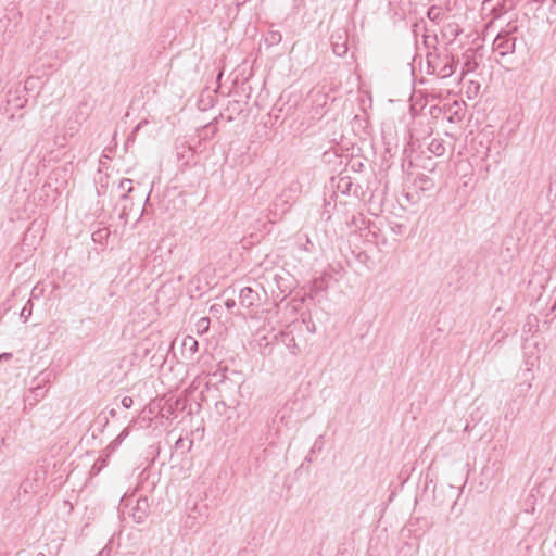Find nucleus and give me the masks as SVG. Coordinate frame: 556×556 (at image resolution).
Instances as JSON below:
<instances>
[{
	"label": "nucleus",
	"mask_w": 556,
	"mask_h": 556,
	"mask_svg": "<svg viewBox=\"0 0 556 556\" xmlns=\"http://www.w3.org/2000/svg\"><path fill=\"white\" fill-rule=\"evenodd\" d=\"M329 206H330V201H326V203H325V210H326L327 212L329 211V210H328V207H329Z\"/></svg>",
	"instance_id": "09e8293b"
},
{
	"label": "nucleus",
	"mask_w": 556,
	"mask_h": 556,
	"mask_svg": "<svg viewBox=\"0 0 556 556\" xmlns=\"http://www.w3.org/2000/svg\"><path fill=\"white\" fill-rule=\"evenodd\" d=\"M181 348L182 354L186 355V353H188L189 358H191L199 350V342L194 337L186 336L182 339Z\"/></svg>",
	"instance_id": "9d476101"
},
{
	"label": "nucleus",
	"mask_w": 556,
	"mask_h": 556,
	"mask_svg": "<svg viewBox=\"0 0 556 556\" xmlns=\"http://www.w3.org/2000/svg\"><path fill=\"white\" fill-rule=\"evenodd\" d=\"M351 167L355 172H361L362 168L364 167V164H363V162L356 160V161L351 162Z\"/></svg>",
	"instance_id": "cd10ccee"
},
{
	"label": "nucleus",
	"mask_w": 556,
	"mask_h": 556,
	"mask_svg": "<svg viewBox=\"0 0 556 556\" xmlns=\"http://www.w3.org/2000/svg\"><path fill=\"white\" fill-rule=\"evenodd\" d=\"M307 330H311L312 332H315V326L313 325V327H307Z\"/></svg>",
	"instance_id": "864d4df0"
},
{
	"label": "nucleus",
	"mask_w": 556,
	"mask_h": 556,
	"mask_svg": "<svg viewBox=\"0 0 556 556\" xmlns=\"http://www.w3.org/2000/svg\"><path fill=\"white\" fill-rule=\"evenodd\" d=\"M348 41V30L344 28L336 29L330 36V43L333 53L338 56H344L349 51Z\"/></svg>",
	"instance_id": "423d86ee"
},
{
	"label": "nucleus",
	"mask_w": 556,
	"mask_h": 556,
	"mask_svg": "<svg viewBox=\"0 0 556 556\" xmlns=\"http://www.w3.org/2000/svg\"><path fill=\"white\" fill-rule=\"evenodd\" d=\"M260 302V294L251 287H244L239 293V304L243 307L250 308L257 306Z\"/></svg>",
	"instance_id": "6e6552de"
},
{
	"label": "nucleus",
	"mask_w": 556,
	"mask_h": 556,
	"mask_svg": "<svg viewBox=\"0 0 556 556\" xmlns=\"http://www.w3.org/2000/svg\"><path fill=\"white\" fill-rule=\"evenodd\" d=\"M108 422H109V418H108L106 416H104V415H99V416L96 418V420H94V422H93V426H96V425H97V426H98L99 431H100V432H102V431H103V428H105V426L108 425Z\"/></svg>",
	"instance_id": "b1692460"
},
{
	"label": "nucleus",
	"mask_w": 556,
	"mask_h": 556,
	"mask_svg": "<svg viewBox=\"0 0 556 556\" xmlns=\"http://www.w3.org/2000/svg\"><path fill=\"white\" fill-rule=\"evenodd\" d=\"M433 497H434V501H438L439 505H443L444 504L443 501H439L438 500V489H437L435 485L433 486Z\"/></svg>",
	"instance_id": "58836bf2"
},
{
	"label": "nucleus",
	"mask_w": 556,
	"mask_h": 556,
	"mask_svg": "<svg viewBox=\"0 0 556 556\" xmlns=\"http://www.w3.org/2000/svg\"><path fill=\"white\" fill-rule=\"evenodd\" d=\"M204 130L206 131V134L208 132V130H211L212 135H214L217 128L215 126H212V124H207L204 126Z\"/></svg>",
	"instance_id": "f704fd0d"
},
{
	"label": "nucleus",
	"mask_w": 556,
	"mask_h": 556,
	"mask_svg": "<svg viewBox=\"0 0 556 556\" xmlns=\"http://www.w3.org/2000/svg\"><path fill=\"white\" fill-rule=\"evenodd\" d=\"M307 330H311L312 332H315V326L313 325V327H307Z\"/></svg>",
	"instance_id": "5fc2aeb1"
},
{
	"label": "nucleus",
	"mask_w": 556,
	"mask_h": 556,
	"mask_svg": "<svg viewBox=\"0 0 556 556\" xmlns=\"http://www.w3.org/2000/svg\"><path fill=\"white\" fill-rule=\"evenodd\" d=\"M429 39H430V36H429V35H424V43H425V46H427V47H429V46H430Z\"/></svg>",
	"instance_id": "c03bdc74"
},
{
	"label": "nucleus",
	"mask_w": 556,
	"mask_h": 556,
	"mask_svg": "<svg viewBox=\"0 0 556 556\" xmlns=\"http://www.w3.org/2000/svg\"><path fill=\"white\" fill-rule=\"evenodd\" d=\"M118 188L124 191V193L121 195L122 200H125L128 198V194L134 190L132 188V180L128 178H123L119 181Z\"/></svg>",
	"instance_id": "2eb2a0df"
},
{
	"label": "nucleus",
	"mask_w": 556,
	"mask_h": 556,
	"mask_svg": "<svg viewBox=\"0 0 556 556\" xmlns=\"http://www.w3.org/2000/svg\"><path fill=\"white\" fill-rule=\"evenodd\" d=\"M148 124V121L147 119H142L141 122H139L135 127L134 129L131 130V132H134L136 136L137 134L139 132V130L141 129V127L143 125Z\"/></svg>",
	"instance_id": "473e14b6"
},
{
	"label": "nucleus",
	"mask_w": 556,
	"mask_h": 556,
	"mask_svg": "<svg viewBox=\"0 0 556 556\" xmlns=\"http://www.w3.org/2000/svg\"><path fill=\"white\" fill-rule=\"evenodd\" d=\"M307 330H311L312 332H315V326L313 325V327H307Z\"/></svg>",
	"instance_id": "6e6d98bb"
},
{
	"label": "nucleus",
	"mask_w": 556,
	"mask_h": 556,
	"mask_svg": "<svg viewBox=\"0 0 556 556\" xmlns=\"http://www.w3.org/2000/svg\"><path fill=\"white\" fill-rule=\"evenodd\" d=\"M458 34H459V29H456L455 30V36H458Z\"/></svg>",
	"instance_id": "e2e57ef3"
},
{
	"label": "nucleus",
	"mask_w": 556,
	"mask_h": 556,
	"mask_svg": "<svg viewBox=\"0 0 556 556\" xmlns=\"http://www.w3.org/2000/svg\"><path fill=\"white\" fill-rule=\"evenodd\" d=\"M518 26L507 24V29H502L493 40V50L501 56L514 53L516 50L517 37L514 34L517 31Z\"/></svg>",
	"instance_id": "f03ea898"
},
{
	"label": "nucleus",
	"mask_w": 556,
	"mask_h": 556,
	"mask_svg": "<svg viewBox=\"0 0 556 556\" xmlns=\"http://www.w3.org/2000/svg\"><path fill=\"white\" fill-rule=\"evenodd\" d=\"M405 225L403 224H399V223H393L391 225V230L395 233V235H403L404 230H405Z\"/></svg>",
	"instance_id": "a878e982"
},
{
	"label": "nucleus",
	"mask_w": 556,
	"mask_h": 556,
	"mask_svg": "<svg viewBox=\"0 0 556 556\" xmlns=\"http://www.w3.org/2000/svg\"><path fill=\"white\" fill-rule=\"evenodd\" d=\"M184 446V439L180 437L176 442H175V447L176 448H180Z\"/></svg>",
	"instance_id": "a19ab883"
},
{
	"label": "nucleus",
	"mask_w": 556,
	"mask_h": 556,
	"mask_svg": "<svg viewBox=\"0 0 556 556\" xmlns=\"http://www.w3.org/2000/svg\"><path fill=\"white\" fill-rule=\"evenodd\" d=\"M134 498L123 501L125 506H130ZM150 511V504L147 496H141L135 500V505L131 507V517L135 522L142 523L148 517Z\"/></svg>",
	"instance_id": "39448f33"
},
{
	"label": "nucleus",
	"mask_w": 556,
	"mask_h": 556,
	"mask_svg": "<svg viewBox=\"0 0 556 556\" xmlns=\"http://www.w3.org/2000/svg\"><path fill=\"white\" fill-rule=\"evenodd\" d=\"M150 193H151V191L148 193V197L146 199V204L149 202Z\"/></svg>",
	"instance_id": "13d9d810"
},
{
	"label": "nucleus",
	"mask_w": 556,
	"mask_h": 556,
	"mask_svg": "<svg viewBox=\"0 0 556 556\" xmlns=\"http://www.w3.org/2000/svg\"><path fill=\"white\" fill-rule=\"evenodd\" d=\"M291 341L293 342V345L291 346L292 354L296 355L300 352V349L298 348L294 338H291Z\"/></svg>",
	"instance_id": "c9c22d12"
},
{
	"label": "nucleus",
	"mask_w": 556,
	"mask_h": 556,
	"mask_svg": "<svg viewBox=\"0 0 556 556\" xmlns=\"http://www.w3.org/2000/svg\"><path fill=\"white\" fill-rule=\"evenodd\" d=\"M33 300L31 298L28 299V301L26 302V304L24 305V307L22 308L21 313H20V318L22 319L23 323H26L29 317L31 316L33 314Z\"/></svg>",
	"instance_id": "f3484780"
},
{
	"label": "nucleus",
	"mask_w": 556,
	"mask_h": 556,
	"mask_svg": "<svg viewBox=\"0 0 556 556\" xmlns=\"http://www.w3.org/2000/svg\"><path fill=\"white\" fill-rule=\"evenodd\" d=\"M109 415H110V417H112V418H113V417H115V416L117 415V409H116V408H114V407L110 408V409H109Z\"/></svg>",
	"instance_id": "37998d69"
},
{
	"label": "nucleus",
	"mask_w": 556,
	"mask_h": 556,
	"mask_svg": "<svg viewBox=\"0 0 556 556\" xmlns=\"http://www.w3.org/2000/svg\"><path fill=\"white\" fill-rule=\"evenodd\" d=\"M227 110H229V111L231 110L235 113H240L241 112V108H240L239 101H235L233 103H231L230 106H228Z\"/></svg>",
	"instance_id": "7c9ffc66"
},
{
	"label": "nucleus",
	"mask_w": 556,
	"mask_h": 556,
	"mask_svg": "<svg viewBox=\"0 0 556 556\" xmlns=\"http://www.w3.org/2000/svg\"><path fill=\"white\" fill-rule=\"evenodd\" d=\"M224 304H225L226 308L230 311L236 306V301L233 299H227L224 302Z\"/></svg>",
	"instance_id": "72a5a7b5"
},
{
	"label": "nucleus",
	"mask_w": 556,
	"mask_h": 556,
	"mask_svg": "<svg viewBox=\"0 0 556 556\" xmlns=\"http://www.w3.org/2000/svg\"><path fill=\"white\" fill-rule=\"evenodd\" d=\"M441 56L437 54L435 52H428L427 53V64L429 68H432V71L435 70V62L440 60Z\"/></svg>",
	"instance_id": "5701e85b"
},
{
	"label": "nucleus",
	"mask_w": 556,
	"mask_h": 556,
	"mask_svg": "<svg viewBox=\"0 0 556 556\" xmlns=\"http://www.w3.org/2000/svg\"><path fill=\"white\" fill-rule=\"evenodd\" d=\"M549 12L556 15V0H552V3L549 5Z\"/></svg>",
	"instance_id": "ea45409f"
},
{
	"label": "nucleus",
	"mask_w": 556,
	"mask_h": 556,
	"mask_svg": "<svg viewBox=\"0 0 556 556\" xmlns=\"http://www.w3.org/2000/svg\"><path fill=\"white\" fill-rule=\"evenodd\" d=\"M36 556H46L43 553H37Z\"/></svg>",
	"instance_id": "052dcab7"
},
{
	"label": "nucleus",
	"mask_w": 556,
	"mask_h": 556,
	"mask_svg": "<svg viewBox=\"0 0 556 556\" xmlns=\"http://www.w3.org/2000/svg\"><path fill=\"white\" fill-rule=\"evenodd\" d=\"M11 26V17L5 15L3 18H0V31L3 33H13L14 29Z\"/></svg>",
	"instance_id": "412c9836"
},
{
	"label": "nucleus",
	"mask_w": 556,
	"mask_h": 556,
	"mask_svg": "<svg viewBox=\"0 0 556 556\" xmlns=\"http://www.w3.org/2000/svg\"><path fill=\"white\" fill-rule=\"evenodd\" d=\"M45 475V471L42 470H35L34 471V477L30 478L33 482H38L40 479H42Z\"/></svg>",
	"instance_id": "c756f323"
},
{
	"label": "nucleus",
	"mask_w": 556,
	"mask_h": 556,
	"mask_svg": "<svg viewBox=\"0 0 556 556\" xmlns=\"http://www.w3.org/2000/svg\"><path fill=\"white\" fill-rule=\"evenodd\" d=\"M33 80H34V78H28V79L26 80V86H27V85H29V84H31V83H33Z\"/></svg>",
	"instance_id": "603ef678"
},
{
	"label": "nucleus",
	"mask_w": 556,
	"mask_h": 556,
	"mask_svg": "<svg viewBox=\"0 0 556 556\" xmlns=\"http://www.w3.org/2000/svg\"><path fill=\"white\" fill-rule=\"evenodd\" d=\"M463 65L460 68V79H463L468 73L475 72L479 63L476 56V50L473 48H468L463 54Z\"/></svg>",
	"instance_id": "0eeeda50"
},
{
	"label": "nucleus",
	"mask_w": 556,
	"mask_h": 556,
	"mask_svg": "<svg viewBox=\"0 0 556 556\" xmlns=\"http://www.w3.org/2000/svg\"><path fill=\"white\" fill-rule=\"evenodd\" d=\"M187 151L192 154L191 147H187Z\"/></svg>",
	"instance_id": "bf43d9fd"
},
{
	"label": "nucleus",
	"mask_w": 556,
	"mask_h": 556,
	"mask_svg": "<svg viewBox=\"0 0 556 556\" xmlns=\"http://www.w3.org/2000/svg\"><path fill=\"white\" fill-rule=\"evenodd\" d=\"M136 140V135L134 132H130L127 137L126 144L134 143Z\"/></svg>",
	"instance_id": "e433bc0d"
},
{
	"label": "nucleus",
	"mask_w": 556,
	"mask_h": 556,
	"mask_svg": "<svg viewBox=\"0 0 556 556\" xmlns=\"http://www.w3.org/2000/svg\"><path fill=\"white\" fill-rule=\"evenodd\" d=\"M50 380V374L41 372L38 377L34 379L35 386H33L27 393L24 395V405L25 408H33L37 405L42 399L46 397L48 392V383Z\"/></svg>",
	"instance_id": "7ed1b4c3"
},
{
	"label": "nucleus",
	"mask_w": 556,
	"mask_h": 556,
	"mask_svg": "<svg viewBox=\"0 0 556 556\" xmlns=\"http://www.w3.org/2000/svg\"><path fill=\"white\" fill-rule=\"evenodd\" d=\"M129 431L128 429L122 430V432L106 446L105 451L108 452L106 457H109L110 454L115 452V450L121 445V443L125 440V438L128 435Z\"/></svg>",
	"instance_id": "9b49d317"
},
{
	"label": "nucleus",
	"mask_w": 556,
	"mask_h": 556,
	"mask_svg": "<svg viewBox=\"0 0 556 556\" xmlns=\"http://www.w3.org/2000/svg\"><path fill=\"white\" fill-rule=\"evenodd\" d=\"M281 40H282V35L280 31H277V30H270L265 38V42L268 46H276V45L280 43Z\"/></svg>",
	"instance_id": "dca6fc26"
},
{
	"label": "nucleus",
	"mask_w": 556,
	"mask_h": 556,
	"mask_svg": "<svg viewBox=\"0 0 556 556\" xmlns=\"http://www.w3.org/2000/svg\"><path fill=\"white\" fill-rule=\"evenodd\" d=\"M363 231L364 233H362V236L366 239V241L377 243L379 228L374 223H370L369 226Z\"/></svg>",
	"instance_id": "f8f14e48"
},
{
	"label": "nucleus",
	"mask_w": 556,
	"mask_h": 556,
	"mask_svg": "<svg viewBox=\"0 0 556 556\" xmlns=\"http://www.w3.org/2000/svg\"><path fill=\"white\" fill-rule=\"evenodd\" d=\"M36 291H37V287H35V288L33 289V291H31V296H37V295H36Z\"/></svg>",
	"instance_id": "3c124183"
},
{
	"label": "nucleus",
	"mask_w": 556,
	"mask_h": 556,
	"mask_svg": "<svg viewBox=\"0 0 556 556\" xmlns=\"http://www.w3.org/2000/svg\"><path fill=\"white\" fill-rule=\"evenodd\" d=\"M98 462H101V467L105 466V459H103L102 457L98 458L97 463Z\"/></svg>",
	"instance_id": "49530a36"
},
{
	"label": "nucleus",
	"mask_w": 556,
	"mask_h": 556,
	"mask_svg": "<svg viewBox=\"0 0 556 556\" xmlns=\"http://www.w3.org/2000/svg\"><path fill=\"white\" fill-rule=\"evenodd\" d=\"M222 77H223V72H220V73L217 75L216 80H217V81H219V80L222 79Z\"/></svg>",
	"instance_id": "8fccbe9b"
},
{
	"label": "nucleus",
	"mask_w": 556,
	"mask_h": 556,
	"mask_svg": "<svg viewBox=\"0 0 556 556\" xmlns=\"http://www.w3.org/2000/svg\"><path fill=\"white\" fill-rule=\"evenodd\" d=\"M10 13H11V14H13L14 16H16V15L18 14V13H17V12H15L14 10H11V11H10Z\"/></svg>",
	"instance_id": "4d7b16f0"
},
{
	"label": "nucleus",
	"mask_w": 556,
	"mask_h": 556,
	"mask_svg": "<svg viewBox=\"0 0 556 556\" xmlns=\"http://www.w3.org/2000/svg\"><path fill=\"white\" fill-rule=\"evenodd\" d=\"M20 488L24 493L36 492L34 489V482L31 481L30 477H27L25 480H23Z\"/></svg>",
	"instance_id": "4be33fe9"
},
{
	"label": "nucleus",
	"mask_w": 556,
	"mask_h": 556,
	"mask_svg": "<svg viewBox=\"0 0 556 556\" xmlns=\"http://www.w3.org/2000/svg\"><path fill=\"white\" fill-rule=\"evenodd\" d=\"M428 150L437 155V156H441L444 154L445 152V147H444V143H443V140H439V139H433L430 143H429V147H428Z\"/></svg>",
	"instance_id": "ddd939ff"
},
{
	"label": "nucleus",
	"mask_w": 556,
	"mask_h": 556,
	"mask_svg": "<svg viewBox=\"0 0 556 556\" xmlns=\"http://www.w3.org/2000/svg\"><path fill=\"white\" fill-rule=\"evenodd\" d=\"M13 358V354L9 352H3L0 354V363L8 362Z\"/></svg>",
	"instance_id": "2f4dec72"
},
{
	"label": "nucleus",
	"mask_w": 556,
	"mask_h": 556,
	"mask_svg": "<svg viewBox=\"0 0 556 556\" xmlns=\"http://www.w3.org/2000/svg\"><path fill=\"white\" fill-rule=\"evenodd\" d=\"M427 17L438 23L441 18V9L438 5H431L427 11Z\"/></svg>",
	"instance_id": "6ab92c4d"
},
{
	"label": "nucleus",
	"mask_w": 556,
	"mask_h": 556,
	"mask_svg": "<svg viewBox=\"0 0 556 556\" xmlns=\"http://www.w3.org/2000/svg\"><path fill=\"white\" fill-rule=\"evenodd\" d=\"M197 327H198V331H201V332L207 331L208 327H210V318H207V317L201 318L198 321Z\"/></svg>",
	"instance_id": "393cba45"
},
{
	"label": "nucleus",
	"mask_w": 556,
	"mask_h": 556,
	"mask_svg": "<svg viewBox=\"0 0 556 556\" xmlns=\"http://www.w3.org/2000/svg\"><path fill=\"white\" fill-rule=\"evenodd\" d=\"M331 187L333 188L331 199L333 197H337L338 193H341L343 195L354 193L356 197H358L357 191L358 189H361L359 185L354 186V182L352 181V178L350 176L342 174H340L337 178H331Z\"/></svg>",
	"instance_id": "20e7f679"
},
{
	"label": "nucleus",
	"mask_w": 556,
	"mask_h": 556,
	"mask_svg": "<svg viewBox=\"0 0 556 556\" xmlns=\"http://www.w3.org/2000/svg\"><path fill=\"white\" fill-rule=\"evenodd\" d=\"M321 439H323V435H319V438L315 441L314 446L311 448V453H314L315 450H318V451L321 450V447H323Z\"/></svg>",
	"instance_id": "c85d7f7f"
},
{
	"label": "nucleus",
	"mask_w": 556,
	"mask_h": 556,
	"mask_svg": "<svg viewBox=\"0 0 556 556\" xmlns=\"http://www.w3.org/2000/svg\"><path fill=\"white\" fill-rule=\"evenodd\" d=\"M445 63L440 67L439 75L442 78L451 77L458 66L459 61L452 53L444 56Z\"/></svg>",
	"instance_id": "1a4fd4ad"
},
{
	"label": "nucleus",
	"mask_w": 556,
	"mask_h": 556,
	"mask_svg": "<svg viewBox=\"0 0 556 556\" xmlns=\"http://www.w3.org/2000/svg\"><path fill=\"white\" fill-rule=\"evenodd\" d=\"M432 39L434 42H437L438 41L437 35H434ZM433 49L437 50L435 43H433Z\"/></svg>",
	"instance_id": "de8ad7c7"
},
{
	"label": "nucleus",
	"mask_w": 556,
	"mask_h": 556,
	"mask_svg": "<svg viewBox=\"0 0 556 556\" xmlns=\"http://www.w3.org/2000/svg\"><path fill=\"white\" fill-rule=\"evenodd\" d=\"M448 490H450L451 492H455V491H454V489H453V486H451V485L448 486Z\"/></svg>",
	"instance_id": "680f3d73"
},
{
	"label": "nucleus",
	"mask_w": 556,
	"mask_h": 556,
	"mask_svg": "<svg viewBox=\"0 0 556 556\" xmlns=\"http://www.w3.org/2000/svg\"><path fill=\"white\" fill-rule=\"evenodd\" d=\"M440 111H441V109L439 106H437V105H433V106L430 108V114L431 115H434L437 112H440Z\"/></svg>",
	"instance_id": "79ce46f5"
},
{
	"label": "nucleus",
	"mask_w": 556,
	"mask_h": 556,
	"mask_svg": "<svg viewBox=\"0 0 556 556\" xmlns=\"http://www.w3.org/2000/svg\"><path fill=\"white\" fill-rule=\"evenodd\" d=\"M110 235V230L106 228L99 229L92 233V240L94 242H101L103 239H106Z\"/></svg>",
	"instance_id": "aec40b11"
},
{
	"label": "nucleus",
	"mask_w": 556,
	"mask_h": 556,
	"mask_svg": "<svg viewBox=\"0 0 556 556\" xmlns=\"http://www.w3.org/2000/svg\"><path fill=\"white\" fill-rule=\"evenodd\" d=\"M434 189V178L430 175L419 173L403 195L409 204L419 205L422 200H428L433 197Z\"/></svg>",
	"instance_id": "f257e3e1"
},
{
	"label": "nucleus",
	"mask_w": 556,
	"mask_h": 556,
	"mask_svg": "<svg viewBox=\"0 0 556 556\" xmlns=\"http://www.w3.org/2000/svg\"><path fill=\"white\" fill-rule=\"evenodd\" d=\"M132 404H134V400H132V397H130V396H124V397L122 399V406H123V407H125V408H127V409H128V408H130V407L132 406Z\"/></svg>",
	"instance_id": "bb28decb"
},
{
	"label": "nucleus",
	"mask_w": 556,
	"mask_h": 556,
	"mask_svg": "<svg viewBox=\"0 0 556 556\" xmlns=\"http://www.w3.org/2000/svg\"><path fill=\"white\" fill-rule=\"evenodd\" d=\"M248 0H235V4L237 7V10L239 11L241 7L245 4Z\"/></svg>",
	"instance_id": "4c0bfd02"
},
{
	"label": "nucleus",
	"mask_w": 556,
	"mask_h": 556,
	"mask_svg": "<svg viewBox=\"0 0 556 556\" xmlns=\"http://www.w3.org/2000/svg\"><path fill=\"white\" fill-rule=\"evenodd\" d=\"M312 455H313V453H311V452H309V453L305 456L304 462H305V463H311V462L313 460Z\"/></svg>",
	"instance_id": "a18cd8bd"
},
{
	"label": "nucleus",
	"mask_w": 556,
	"mask_h": 556,
	"mask_svg": "<svg viewBox=\"0 0 556 556\" xmlns=\"http://www.w3.org/2000/svg\"><path fill=\"white\" fill-rule=\"evenodd\" d=\"M327 289L326 279L324 277L315 278L312 281L311 286V292L314 294H318L321 291H325Z\"/></svg>",
	"instance_id": "4468645a"
},
{
	"label": "nucleus",
	"mask_w": 556,
	"mask_h": 556,
	"mask_svg": "<svg viewBox=\"0 0 556 556\" xmlns=\"http://www.w3.org/2000/svg\"><path fill=\"white\" fill-rule=\"evenodd\" d=\"M84 109H88V103L87 101H81L79 104H78V112L76 113V121L78 122H81V121H86L88 115H89V112L88 111H84Z\"/></svg>",
	"instance_id": "a211bd4d"
}]
</instances>
